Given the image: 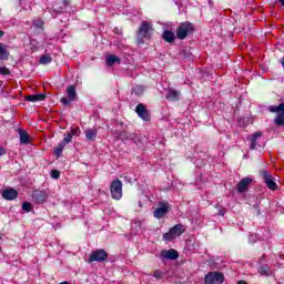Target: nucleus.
<instances>
[{
    "instance_id": "f257e3e1",
    "label": "nucleus",
    "mask_w": 284,
    "mask_h": 284,
    "mask_svg": "<svg viewBox=\"0 0 284 284\" xmlns=\"http://www.w3.org/2000/svg\"><path fill=\"white\" fill-rule=\"evenodd\" d=\"M110 192L112 199L121 201V199H123V182H121V180H113L111 182Z\"/></svg>"
},
{
    "instance_id": "f03ea898",
    "label": "nucleus",
    "mask_w": 284,
    "mask_h": 284,
    "mask_svg": "<svg viewBox=\"0 0 284 284\" xmlns=\"http://www.w3.org/2000/svg\"><path fill=\"white\" fill-rule=\"evenodd\" d=\"M184 233L185 226L183 224H176L168 233L163 234V241H174V239H179Z\"/></svg>"
},
{
    "instance_id": "7ed1b4c3",
    "label": "nucleus",
    "mask_w": 284,
    "mask_h": 284,
    "mask_svg": "<svg viewBox=\"0 0 284 284\" xmlns=\"http://www.w3.org/2000/svg\"><path fill=\"white\" fill-rule=\"evenodd\" d=\"M192 32H194V26L190 22H183L176 29V37L178 39L183 40Z\"/></svg>"
},
{
    "instance_id": "20e7f679",
    "label": "nucleus",
    "mask_w": 284,
    "mask_h": 284,
    "mask_svg": "<svg viewBox=\"0 0 284 284\" xmlns=\"http://www.w3.org/2000/svg\"><path fill=\"white\" fill-rule=\"evenodd\" d=\"M270 112H276V118H275V124L276 125H284V104L281 103L280 105H271L268 108Z\"/></svg>"
},
{
    "instance_id": "39448f33",
    "label": "nucleus",
    "mask_w": 284,
    "mask_h": 284,
    "mask_svg": "<svg viewBox=\"0 0 284 284\" xmlns=\"http://www.w3.org/2000/svg\"><path fill=\"white\" fill-rule=\"evenodd\" d=\"M153 30L154 29H152V23H150L148 21H143L141 27H140L138 37L140 39H150V37H152Z\"/></svg>"
},
{
    "instance_id": "423d86ee",
    "label": "nucleus",
    "mask_w": 284,
    "mask_h": 284,
    "mask_svg": "<svg viewBox=\"0 0 284 284\" xmlns=\"http://www.w3.org/2000/svg\"><path fill=\"white\" fill-rule=\"evenodd\" d=\"M67 95L69 98H62L60 101L63 105H70L72 101H77V88L70 85L67 88Z\"/></svg>"
},
{
    "instance_id": "0eeeda50",
    "label": "nucleus",
    "mask_w": 284,
    "mask_h": 284,
    "mask_svg": "<svg viewBox=\"0 0 284 284\" xmlns=\"http://www.w3.org/2000/svg\"><path fill=\"white\" fill-rule=\"evenodd\" d=\"M261 176H262L264 183H266L268 190H277L278 189V184H276L274 176H272L270 172L262 171Z\"/></svg>"
},
{
    "instance_id": "6e6552de",
    "label": "nucleus",
    "mask_w": 284,
    "mask_h": 284,
    "mask_svg": "<svg viewBox=\"0 0 284 284\" xmlns=\"http://www.w3.org/2000/svg\"><path fill=\"white\" fill-rule=\"evenodd\" d=\"M108 258V253L104 250H95L89 256V263H94V261L101 263Z\"/></svg>"
},
{
    "instance_id": "1a4fd4ad",
    "label": "nucleus",
    "mask_w": 284,
    "mask_h": 284,
    "mask_svg": "<svg viewBox=\"0 0 284 284\" xmlns=\"http://www.w3.org/2000/svg\"><path fill=\"white\" fill-rule=\"evenodd\" d=\"M168 212H170V203L160 202L159 207L153 212V216L155 219H163Z\"/></svg>"
},
{
    "instance_id": "9d476101",
    "label": "nucleus",
    "mask_w": 284,
    "mask_h": 284,
    "mask_svg": "<svg viewBox=\"0 0 284 284\" xmlns=\"http://www.w3.org/2000/svg\"><path fill=\"white\" fill-rule=\"evenodd\" d=\"M205 284H222L224 281V276L221 273H209L205 276Z\"/></svg>"
},
{
    "instance_id": "9b49d317",
    "label": "nucleus",
    "mask_w": 284,
    "mask_h": 284,
    "mask_svg": "<svg viewBox=\"0 0 284 284\" xmlns=\"http://www.w3.org/2000/svg\"><path fill=\"white\" fill-rule=\"evenodd\" d=\"M136 114L142 119L143 121H150V113L148 112V109L143 104H139L135 108Z\"/></svg>"
},
{
    "instance_id": "f8f14e48",
    "label": "nucleus",
    "mask_w": 284,
    "mask_h": 284,
    "mask_svg": "<svg viewBox=\"0 0 284 284\" xmlns=\"http://www.w3.org/2000/svg\"><path fill=\"white\" fill-rule=\"evenodd\" d=\"M161 257L166 258L168 261H176V258H179V252L174 248L162 251Z\"/></svg>"
},
{
    "instance_id": "ddd939ff",
    "label": "nucleus",
    "mask_w": 284,
    "mask_h": 284,
    "mask_svg": "<svg viewBox=\"0 0 284 284\" xmlns=\"http://www.w3.org/2000/svg\"><path fill=\"white\" fill-rule=\"evenodd\" d=\"M250 183H252V179H251V178H244V179L236 185L237 192H240V194H243V192H245V191L247 190V187H250Z\"/></svg>"
},
{
    "instance_id": "4468645a",
    "label": "nucleus",
    "mask_w": 284,
    "mask_h": 284,
    "mask_svg": "<svg viewBox=\"0 0 284 284\" xmlns=\"http://www.w3.org/2000/svg\"><path fill=\"white\" fill-rule=\"evenodd\" d=\"M32 196L36 203H45L48 201V192L45 191H36Z\"/></svg>"
},
{
    "instance_id": "2eb2a0df",
    "label": "nucleus",
    "mask_w": 284,
    "mask_h": 284,
    "mask_svg": "<svg viewBox=\"0 0 284 284\" xmlns=\"http://www.w3.org/2000/svg\"><path fill=\"white\" fill-rule=\"evenodd\" d=\"M17 196H19V192H17L14 189H8L2 192V197L7 201H14Z\"/></svg>"
},
{
    "instance_id": "dca6fc26",
    "label": "nucleus",
    "mask_w": 284,
    "mask_h": 284,
    "mask_svg": "<svg viewBox=\"0 0 284 284\" xmlns=\"http://www.w3.org/2000/svg\"><path fill=\"white\" fill-rule=\"evenodd\" d=\"M261 136H263V133L255 132L248 138V141H251V150H256V145H258Z\"/></svg>"
},
{
    "instance_id": "f3484780",
    "label": "nucleus",
    "mask_w": 284,
    "mask_h": 284,
    "mask_svg": "<svg viewBox=\"0 0 284 284\" xmlns=\"http://www.w3.org/2000/svg\"><path fill=\"white\" fill-rule=\"evenodd\" d=\"M10 52H8V45L0 43V61H8Z\"/></svg>"
},
{
    "instance_id": "a211bd4d",
    "label": "nucleus",
    "mask_w": 284,
    "mask_h": 284,
    "mask_svg": "<svg viewBox=\"0 0 284 284\" xmlns=\"http://www.w3.org/2000/svg\"><path fill=\"white\" fill-rule=\"evenodd\" d=\"M84 134L88 141H94L97 139V134H99V131L97 130V128L87 129L84 131Z\"/></svg>"
},
{
    "instance_id": "6ab92c4d",
    "label": "nucleus",
    "mask_w": 284,
    "mask_h": 284,
    "mask_svg": "<svg viewBox=\"0 0 284 284\" xmlns=\"http://www.w3.org/2000/svg\"><path fill=\"white\" fill-rule=\"evenodd\" d=\"M180 97H181V92L174 89H169L168 95H166V99H169V101H179Z\"/></svg>"
},
{
    "instance_id": "aec40b11",
    "label": "nucleus",
    "mask_w": 284,
    "mask_h": 284,
    "mask_svg": "<svg viewBox=\"0 0 284 284\" xmlns=\"http://www.w3.org/2000/svg\"><path fill=\"white\" fill-rule=\"evenodd\" d=\"M44 99L45 94L43 93L27 95L26 98L27 101H31L32 103H37V101H43Z\"/></svg>"
},
{
    "instance_id": "412c9836",
    "label": "nucleus",
    "mask_w": 284,
    "mask_h": 284,
    "mask_svg": "<svg viewBox=\"0 0 284 284\" xmlns=\"http://www.w3.org/2000/svg\"><path fill=\"white\" fill-rule=\"evenodd\" d=\"M163 39L168 43H172V42H174V39H176V34L170 30H166L163 32Z\"/></svg>"
},
{
    "instance_id": "4be33fe9",
    "label": "nucleus",
    "mask_w": 284,
    "mask_h": 284,
    "mask_svg": "<svg viewBox=\"0 0 284 284\" xmlns=\"http://www.w3.org/2000/svg\"><path fill=\"white\" fill-rule=\"evenodd\" d=\"M19 134H20V143L22 145H28V143H30V134H28V132L23 130H20Z\"/></svg>"
},
{
    "instance_id": "5701e85b",
    "label": "nucleus",
    "mask_w": 284,
    "mask_h": 284,
    "mask_svg": "<svg viewBox=\"0 0 284 284\" xmlns=\"http://www.w3.org/2000/svg\"><path fill=\"white\" fill-rule=\"evenodd\" d=\"M106 65H114V63H121V60L119 59V57L114 55V54H109L106 57Z\"/></svg>"
},
{
    "instance_id": "b1692460",
    "label": "nucleus",
    "mask_w": 284,
    "mask_h": 284,
    "mask_svg": "<svg viewBox=\"0 0 284 284\" xmlns=\"http://www.w3.org/2000/svg\"><path fill=\"white\" fill-rule=\"evenodd\" d=\"M65 145H67V144H63V142H60V143L58 144V146H57L55 150H54L55 156H61V154H63V150L65 149Z\"/></svg>"
},
{
    "instance_id": "393cba45",
    "label": "nucleus",
    "mask_w": 284,
    "mask_h": 284,
    "mask_svg": "<svg viewBox=\"0 0 284 284\" xmlns=\"http://www.w3.org/2000/svg\"><path fill=\"white\" fill-rule=\"evenodd\" d=\"M41 65H48V63H52V57L49 54H44L40 58Z\"/></svg>"
},
{
    "instance_id": "a878e982",
    "label": "nucleus",
    "mask_w": 284,
    "mask_h": 284,
    "mask_svg": "<svg viewBox=\"0 0 284 284\" xmlns=\"http://www.w3.org/2000/svg\"><path fill=\"white\" fill-rule=\"evenodd\" d=\"M53 10L55 12H63V10H65V2H60L58 4H54Z\"/></svg>"
},
{
    "instance_id": "bb28decb",
    "label": "nucleus",
    "mask_w": 284,
    "mask_h": 284,
    "mask_svg": "<svg viewBox=\"0 0 284 284\" xmlns=\"http://www.w3.org/2000/svg\"><path fill=\"white\" fill-rule=\"evenodd\" d=\"M133 92L134 94H143V92H145V88H143L142 85H136L133 88Z\"/></svg>"
},
{
    "instance_id": "cd10ccee",
    "label": "nucleus",
    "mask_w": 284,
    "mask_h": 284,
    "mask_svg": "<svg viewBox=\"0 0 284 284\" xmlns=\"http://www.w3.org/2000/svg\"><path fill=\"white\" fill-rule=\"evenodd\" d=\"M69 134H71V136H79V134H81V129H79V126H75L71 129V132H69Z\"/></svg>"
},
{
    "instance_id": "c85d7f7f",
    "label": "nucleus",
    "mask_w": 284,
    "mask_h": 284,
    "mask_svg": "<svg viewBox=\"0 0 284 284\" xmlns=\"http://www.w3.org/2000/svg\"><path fill=\"white\" fill-rule=\"evenodd\" d=\"M22 210L23 212H30L32 210V204L29 202H23Z\"/></svg>"
},
{
    "instance_id": "c756f323",
    "label": "nucleus",
    "mask_w": 284,
    "mask_h": 284,
    "mask_svg": "<svg viewBox=\"0 0 284 284\" xmlns=\"http://www.w3.org/2000/svg\"><path fill=\"white\" fill-rule=\"evenodd\" d=\"M165 273H163V271L161 270H155L153 273L154 278H163Z\"/></svg>"
},
{
    "instance_id": "7c9ffc66",
    "label": "nucleus",
    "mask_w": 284,
    "mask_h": 284,
    "mask_svg": "<svg viewBox=\"0 0 284 284\" xmlns=\"http://www.w3.org/2000/svg\"><path fill=\"white\" fill-rule=\"evenodd\" d=\"M33 26H34L36 28H43V20H41V19L34 20V21H33Z\"/></svg>"
},
{
    "instance_id": "2f4dec72",
    "label": "nucleus",
    "mask_w": 284,
    "mask_h": 284,
    "mask_svg": "<svg viewBox=\"0 0 284 284\" xmlns=\"http://www.w3.org/2000/svg\"><path fill=\"white\" fill-rule=\"evenodd\" d=\"M72 141V134L68 133L67 136L62 140L63 144L68 145V143H71Z\"/></svg>"
},
{
    "instance_id": "473e14b6",
    "label": "nucleus",
    "mask_w": 284,
    "mask_h": 284,
    "mask_svg": "<svg viewBox=\"0 0 284 284\" xmlns=\"http://www.w3.org/2000/svg\"><path fill=\"white\" fill-rule=\"evenodd\" d=\"M261 274H265L266 276L270 274V266H262L260 268Z\"/></svg>"
},
{
    "instance_id": "72a5a7b5",
    "label": "nucleus",
    "mask_w": 284,
    "mask_h": 284,
    "mask_svg": "<svg viewBox=\"0 0 284 284\" xmlns=\"http://www.w3.org/2000/svg\"><path fill=\"white\" fill-rule=\"evenodd\" d=\"M61 176V172H59L58 170H52L51 171V178L52 179H59Z\"/></svg>"
},
{
    "instance_id": "f704fd0d",
    "label": "nucleus",
    "mask_w": 284,
    "mask_h": 284,
    "mask_svg": "<svg viewBox=\"0 0 284 284\" xmlns=\"http://www.w3.org/2000/svg\"><path fill=\"white\" fill-rule=\"evenodd\" d=\"M0 74H3V75L10 74V69L6 67H0Z\"/></svg>"
},
{
    "instance_id": "c9c22d12",
    "label": "nucleus",
    "mask_w": 284,
    "mask_h": 284,
    "mask_svg": "<svg viewBox=\"0 0 284 284\" xmlns=\"http://www.w3.org/2000/svg\"><path fill=\"white\" fill-rule=\"evenodd\" d=\"M3 154H6V149L0 146V156H3Z\"/></svg>"
},
{
    "instance_id": "e433bc0d",
    "label": "nucleus",
    "mask_w": 284,
    "mask_h": 284,
    "mask_svg": "<svg viewBox=\"0 0 284 284\" xmlns=\"http://www.w3.org/2000/svg\"><path fill=\"white\" fill-rule=\"evenodd\" d=\"M124 135H125V133H122V134L120 135V139H121L122 141H125Z\"/></svg>"
},
{
    "instance_id": "4c0bfd02",
    "label": "nucleus",
    "mask_w": 284,
    "mask_h": 284,
    "mask_svg": "<svg viewBox=\"0 0 284 284\" xmlns=\"http://www.w3.org/2000/svg\"><path fill=\"white\" fill-rule=\"evenodd\" d=\"M254 239V235H251L250 237H248V241H250V243H252V240Z\"/></svg>"
},
{
    "instance_id": "58836bf2",
    "label": "nucleus",
    "mask_w": 284,
    "mask_h": 284,
    "mask_svg": "<svg viewBox=\"0 0 284 284\" xmlns=\"http://www.w3.org/2000/svg\"><path fill=\"white\" fill-rule=\"evenodd\" d=\"M281 2V6L284 8V0H278Z\"/></svg>"
},
{
    "instance_id": "ea45409f",
    "label": "nucleus",
    "mask_w": 284,
    "mask_h": 284,
    "mask_svg": "<svg viewBox=\"0 0 284 284\" xmlns=\"http://www.w3.org/2000/svg\"><path fill=\"white\" fill-rule=\"evenodd\" d=\"M237 284H247V283L244 281H240Z\"/></svg>"
},
{
    "instance_id": "a19ab883",
    "label": "nucleus",
    "mask_w": 284,
    "mask_h": 284,
    "mask_svg": "<svg viewBox=\"0 0 284 284\" xmlns=\"http://www.w3.org/2000/svg\"><path fill=\"white\" fill-rule=\"evenodd\" d=\"M3 34H4L3 31L0 30V38L3 37Z\"/></svg>"
},
{
    "instance_id": "79ce46f5",
    "label": "nucleus",
    "mask_w": 284,
    "mask_h": 284,
    "mask_svg": "<svg viewBox=\"0 0 284 284\" xmlns=\"http://www.w3.org/2000/svg\"><path fill=\"white\" fill-rule=\"evenodd\" d=\"M220 214H221L222 216H224L225 213H224V212H221Z\"/></svg>"
}]
</instances>
